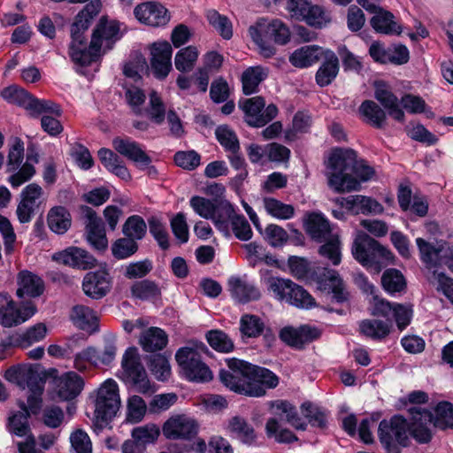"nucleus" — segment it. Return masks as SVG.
<instances>
[{
	"mask_svg": "<svg viewBox=\"0 0 453 453\" xmlns=\"http://www.w3.org/2000/svg\"><path fill=\"white\" fill-rule=\"evenodd\" d=\"M5 379L16 384L20 388H27L30 395L27 397V405L19 402L21 411L12 413L7 420V431L15 436L24 437L27 440L34 436L28 424V418L35 414L41 408L42 393L48 373L45 370H5Z\"/></svg>",
	"mask_w": 453,
	"mask_h": 453,
	"instance_id": "f257e3e1",
	"label": "nucleus"
},
{
	"mask_svg": "<svg viewBox=\"0 0 453 453\" xmlns=\"http://www.w3.org/2000/svg\"><path fill=\"white\" fill-rule=\"evenodd\" d=\"M219 378L230 390L253 397L263 396L279 384L271 370H221Z\"/></svg>",
	"mask_w": 453,
	"mask_h": 453,
	"instance_id": "f03ea898",
	"label": "nucleus"
},
{
	"mask_svg": "<svg viewBox=\"0 0 453 453\" xmlns=\"http://www.w3.org/2000/svg\"><path fill=\"white\" fill-rule=\"evenodd\" d=\"M119 38V23L114 20L108 21L102 19L93 31L89 45L88 46L84 36L82 42L77 43L74 48H73V44H70L69 55L75 64L87 66L100 56L104 41L106 43L105 47L111 49L112 43Z\"/></svg>",
	"mask_w": 453,
	"mask_h": 453,
	"instance_id": "7ed1b4c3",
	"label": "nucleus"
},
{
	"mask_svg": "<svg viewBox=\"0 0 453 453\" xmlns=\"http://www.w3.org/2000/svg\"><path fill=\"white\" fill-rule=\"evenodd\" d=\"M357 153L351 149H335L328 158V185L336 193H345L360 188V182L345 172L351 168Z\"/></svg>",
	"mask_w": 453,
	"mask_h": 453,
	"instance_id": "20e7f679",
	"label": "nucleus"
},
{
	"mask_svg": "<svg viewBox=\"0 0 453 453\" xmlns=\"http://www.w3.org/2000/svg\"><path fill=\"white\" fill-rule=\"evenodd\" d=\"M418 408L410 410L411 425L402 416L395 415L390 419H383L378 427V436L387 453H400V447L407 446L410 435L413 436V414Z\"/></svg>",
	"mask_w": 453,
	"mask_h": 453,
	"instance_id": "39448f33",
	"label": "nucleus"
},
{
	"mask_svg": "<svg viewBox=\"0 0 453 453\" xmlns=\"http://www.w3.org/2000/svg\"><path fill=\"white\" fill-rule=\"evenodd\" d=\"M249 34L252 41L259 49V53L266 58H272L276 53V49L270 41L280 45L288 43L290 40L288 27L280 19L257 21L254 26L250 27Z\"/></svg>",
	"mask_w": 453,
	"mask_h": 453,
	"instance_id": "423d86ee",
	"label": "nucleus"
},
{
	"mask_svg": "<svg viewBox=\"0 0 453 453\" xmlns=\"http://www.w3.org/2000/svg\"><path fill=\"white\" fill-rule=\"evenodd\" d=\"M441 429L453 428V404L441 402L434 409V415L421 411L419 408L413 414V437L419 442H427L431 439L430 426Z\"/></svg>",
	"mask_w": 453,
	"mask_h": 453,
	"instance_id": "0eeeda50",
	"label": "nucleus"
},
{
	"mask_svg": "<svg viewBox=\"0 0 453 453\" xmlns=\"http://www.w3.org/2000/svg\"><path fill=\"white\" fill-rule=\"evenodd\" d=\"M351 252L355 259L363 266L372 269L377 273L391 258V252L388 249L361 231L354 239Z\"/></svg>",
	"mask_w": 453,
	"mask_h": 453,
	"instance_id": "6e6552de",
	"label": "nucleus"
},
{
	"mask_svg": "<svg viewBox=\"0 0 453 453\" xmlns=\"http://www.w3.org/2000/svg\"><path fill=\"white\" fill-rule=\"evenodd\" d=\"M1 96L8 103L24 108L33 117H38L44 113H52L57 117L62 114L59 105L54 102L38 99L15 85L4 88L1 92Z\"/></svg>",
	"mask_w": 453,
	"mask_h": 453,
	"instance_id": "1a4fd4ad",
	"label": "nucleus"
},
{
	"mask_svg": "<svg viewBox=\"0 0 453 453\" xmlns=\"http://www.w3.org/2000/svg\"><path fill=\"white\" fill-rule=\"evenodd\" d=\"M120 406L118 385L111 379L106 380L97 389L95 400L94 422L105 426L116 415Z\"/></svg>",
	"mask_w": 453,
	"mask_h": 453,
	"instance_id": "9d476101",
	"label": "nucleus"
},
{
	"mask_svg": "<svg viewBox=\"0 0 453 453\" xmlns=\"http://www.w3.org/2000/svg\"><path fill=\"white\" fill-rule=\"evenodd\" d=\"M241 109L244 111L245 120L250 127H261L273 120L278 114L275 104L265 106L262 96H254L239 102Z\"/></svg>",
	"mask_w": 453,
	"mask_h": 453,
	"instance_id": "9b49d317",
	"label": "nucleus"
},
{
	"mask_svg": "<svg viewBox=\"0 0 453 453\" xmlns=\"http://www.w3.org/2000/svg\"><path fill=\"white\" fill-rule=\"evenodd\" d=\"M198 430L197 421L187 414L171 416L162 427L164 436L170 440H191Z\"/></svg>",
	"mask_w": 453,
	"mask_h": 453,
	"instance_id": "f8f14e48",
	"label": "nucleus"
},
{
	"mask_svg": "<svg viewBox=\"0 0 453 453\" xmlns=\"http://www.w3.org/2000/svg\"><path fill=\"white\" fill-rule=\"evenodd\" d=\"M37 311L33 301L21 302L19 305L9 299L5 305L0 307V324L4 327H12L20 325L32 318Z\"/></svg>",
	"mask_w": 453,
	"mask_h": 453,
	"instance_id": "ddd939ff",
	"label": "nucleus"
},
{
	"mask_svg": "<svg viewBox=\"0 0 453 453\" xmlns=\"http://www.w3.org/2000/svg\"><path fill=\"white\" fill-rule=\"evenodd\" d=\"M43 190L36 183L25 187L20 193V202L16 210L20 223H28L42 203Z\"/></svg>",
	"mask_w": 453,
	"mask_h": 453,
	"instance_id": "4468645a",
	"label": "nucleus"
},
{
	"mask_svg": "<svg viewBox=\"0 0 453 453\" xmlns=\"http://www.w3.org/2000/svg\"><path fill=\"white\" fill-rule=\"evenodd\" d=\"M134 14L141 23L153 27H164L171 19L168 10L162 4L154 1L138 4Z\"/></svg>",
	"mask_w": 453,
	"mask_h": 453,
	"instance_id": "2eb2a0df",
	"label": "nucleus"
},
{
	"mask_svg": "<svg viewBox=\"0 0 453 453\" xmlns=\"http://www.w3.org/2000/svg\"><path fill=\"white\" fill-rule=\"evenodd\" d=\"M320 336L321 330L310 325H303L299 327L286 326L280 333V337L285 343L297 349H303Z\"/></svg>",
	"mask_w": 453,
	"mask_h": 453,
	"instance_id": "dca6fc26",
	"label": "nucleus"
},
{
	"mask_svg": "<svg viewBox=\"0 0 453 453\" xmlns=\"http://www.w3.org/2000/svg\"><path fill=\"white\" fill-rule=\"evenodd\" d=\"M211 353L203 345L195 347H181L175 354V360L181 368H209Z\"/></svg>",
	"mask_w": 453,
	"mask_h": 453,
	"instance_id": "f3484780",
	"label": "nucleus"
},
{
	"mask_svg": "<svg viewBox=\"0 0 453 453\" xmlns=\"http://www.w3.org/2000/svg\"><path fill=\"white\" fill-rule=\"evenodd\" d=\"M287 8L294 16L301 18L310 26L321 27L327 22L323 9L319 5H312L307 0H292L288 3Z\"/></svg>",
	"mask_w": 453,
	"mask_h": 453,
	"instance_id": "a211bd4d",
	"label": "nucleus"
},
{
	"mask_svg": "<svg viewBox=\"0 0 453 453\" xmlns=\"http://www.w3.org/2000/svg\"><path fill=\"white\" fill-rule=\"evenodd\" d=\"M117 354V347L111 342L105 344L104 351H99L96 348L89 346L81 352L77 353L74 357V365L76 366L88 364L93 366L110 365L115 359Z\"/></svg>",
	"mask_w": 453,
	"mask_h": 453,
	"instance_id": "6ab92c4d",
	"label": "nucleus"
},
{
	"mask_svg": "<svg viewBox=\"0 0 453 453\" xmlns=\"http://www.w3.org/2000/svg\"><path fill=\"white\" fill-rule=\"evenodd\" d=\"M51 383L55 393L65 401L78 396L84 388L82 377L73 371L66 372L60 377H54Z\"/></svg>",
	"mask_w": 453,
	"mask_h": 453,
	"instance_id": "aec40b11",
	"label": "nucleus"
},
{
	"mask_svg": "<svg viewBox=\"0 0 453 453\" xmlns=\"http://www.w3.org/2000/svg\"><path fill=\"white\" fill-rule=\"evenodd\" d=\"M111 287V278L105 268L88 273L82 281L84 293L93 299H100L106 296Z\"/></svg>",
	"mask_w": 453,
	"mask_h": 453,
	"instance_id": "412c9836",
	"label": "nucleus"
},
{
	"mask_svg": "<svg viewBox=\"0 0 453 453\" xmlns=\"http://www.w3.org/2000/svg\"><path fill=\"white\" fill-rule=\"evenodd\" d=\"M173 49L169 42H159L152 44L150 49V66L157 79H165L172 69Z\"/></svg>",
	"mask_w": 453,
	"mask_h": 453,
	"instance_id": "4be33fe9",
	"label": "nucleus"
},
{
	"mask_svg": "<svg viewBox=\"0 0 453 453\" xmlns=\"http://www.w3.org/2000/svg\"><path fill=\"white\" fill-rule=\"evenodd\" d=\"M53 259L59 264L81 270H88L96 265V259L89 252L73 246L55 253Z\"/></svg>",
	"mask_w": 453,
	"mask_h": 453,
	"instance_id": "5701e85b",
	"label": "nucleus"
},
{
	"mask_svg": "<svg viewBox=\"0 0 453 453\" xmlns=\"http://www.w3.org/2000/svg\"><path fill=\"white\" fill-rule=\"evenodd\" d=\"M88 242L97 250H104L108 246L104 223L96 211L89 207L84 209Z\"/></svg>",
	"mask_w": 453,
	"mask_h": 453,
	"instance_id": "b1692460",
	"label": "nucleus"
},
{
	"mask_svg": "<svg viewBox=\"0 0 453 453\" xmlns=\"http://www.w3.org/2000/svg\"><path fill=\"white\" fill-rule=\"evenodd\" d=\"M114 150L138 166H148L151 158L142 149L141 145L130 138L116 137L112 141Z\"/></svg>",
	"mask_w": 453,
	"mask_h": 453,
	"instance_id": "393cba45",
	"label": "nucleus"
},
{
	"mask_svg": "<svg viewBox=\"0 0 453 453\" xmlns=\"http://www.w3.org/2000/svg\"><path fill=\"white\" fill-rule=\"evenodd\" d=\"M318 283L321 289L332 293L333 301L339 303L348 301L349 293L336 271L325 268L324 273L319 276Z\"/></svg>",
	"mask_w": 453,
	"mask_h": 453,
	"instance_id": "a878e982",
	"label": "nucleus"
},
{
	"mask_svg": "<svg viewBox=\"0 0 453 453\" xmlns=\"http://www.w3.org/2000/svg\"><path fill=\"white\" fill-rule=\"evenodd\" d=\"M231 296L239 303H246L261 297L259 289L245 277L233 276L227 281Z\"/></svg>",
	"mask_w": 453,
	"mask_h": 453,
	"instance_id": "bb28decb",
	"label": "nucleus"
},
{
	"mask_svg": "<svg viewBox=\"0 0 453 453\" xmlns=\"http://www.w3.org/2000/svg\"><path fill=\"white\" fill-rule=\"evenodd\" d=\"M17 296L23 297H38L44 292L45 286L42 279L29 271H21L17 276Z\"/></svg>",
	"mask_w": 453,
	"mask_h": 453,
	"instance_id": "cd10ccee",
	"label": "nucleus"
},
{
	"mask_svg": "<svg viewBox=\"0 0 453 453\" xmlns=\"http://www.w3.org/2000/svg\"><path fill=\"white\" fill-rule=\"evenodd\" d=\"M97 4L90 3L87 4L84 9L78 13L75 21L71 27V43L73 48L77 43H81L84 39V33L88 30L90 20L94 16L98 13Z\"/></svg>",
	"mask_w": 453,
	"mask_h": 453,
	"instance_id": "c85d7f7f",
	"label": "nucleus"
},
{
	"mask_svg": "<svg viewBox=\"0 0 453 453\" xmlns=\"http://www.w3.org/2000/svg\"><path fill=\"white\" fill-rule=\"evenodd\" d=\"M374 96L388 111L389 116L400 122L404 120V112L399 105L398 98L384 82L375 83Z\"/></svg>",
	"mask_w": 453,
	"mask_h": 453,
	"instance_id": "c756f323",
	"label": "nucleus"
},
{
	"mask_svg": "<svg viewBox=\"0 0 453 453\" xmlns=\"http://www.w3.org/2000/svg\"><path fill=\"white\" fill-rule=\"evenodd\" d=\"M47 327L43 323H37L23 333H16L9 337V344L22 349L28 348L45 338Z\"/></svg>",
	"mask_w": 453,
	"mask_h": 453,
	"instance_id": "7c9ffc66",
	"label": "nucleus"
},
{
	"mask_svg": "<svg viewBox=\"0 0 453 453\" xmlns=\"http://www.w3.org/2000/svg\"><path fill=\"white\" fill-rule=\"evenodd\" d=\"M138 342L144 351L155 352L166 347L168 335L163 329L151 326L141 334Z\"/></svg>",
	"mask_w": 453,
	"mask_h": 453,
	"instance_id": "2f4dec72",
	"label": "nucleus"
},
{
	"mask_svg": "<svg viewBox=\"0 0 453 453\" xmlns=\"http://www.w3.org/2000/svg\"><path fill=\"white\" fill-rule=\"evenodd\" d=\"M324 60L316 73V81L320 87L329 85L337 76L339 72V59L331 50H326Z\"/></svg>",
	"mask_w": 453,
	"mask_h": 453,
	"instance_id": "473e14b6",
	"label": "nucleus"
},
{
	"mask_svg": "<svg viewBox=\"0 0 453 453\" xmlns=\"http://www.w3.org/2000/svg\"><path fill=\"white\" fill-rule=\"evenodd\" d=\"M226 429L228 434L240 440L242 443L252 445L256 441V434L253 426L240 416L231 418Z\"/></svg>",
	"mask_w": 453,
	"mask_h": 453,
	"instance_id": "72a5a7b5",
	"label": "nucleus"
},
{
	"mask_svg": "<svg viewBox=\"0 0 453 453\" xmlns=\"http://www.w3.org/2000/svg\"><path fill=\"white\" fill-rule=\"evenodd\" d=\"M307 234L317 242H323L332 236L328 220L321 213H311L305 222Z\"/></svg>",
	"mask_w": 453,
	"mask_h": 453,
	"instance_id": "f704fd0d",
	"label": "nucleus"
},
{
	"mask_svg": "<svg viewBox=\"0 0 453 453\" xmlns=\"http://www.w3.org/2000/svg\"><path fill=\"white\" fill-rule=\"evenodd\" d=\"M325 51L316 45H307L296 50L289 57L295 67L305 68L318 62Z\"/></svg>",
	"mask_w": 453,
	"mask_h": 453,
	"instance_id": "c9c22d12",
	"label": "nucleus"
},
{
	"mask_svg": "<svg viewBox=\"0 0 453 453\" xmlns=\"http://www.w3.org/2000/svg\"><path fill=\"white\" fill-rule=\"evenodd\" d=\"M71 320L80 329L94 333L97 330V316L89 307L75 305L70 314Z\"/></svg>",
	"mask_w": 453,
	"mask_h": 453,
	"instance_id": "e433bc0d",
	"label": "nucleus"
},
{
	"mask_svg": "<svg viewBox=\"0 0 453 453\" xmlns=\"http://www.w3.org/2000/svg\"><path fill=\"white\" fill-rule=\"evenodd\" d=\"M395 16L388 11L380 9L378 12L371 19L372 27L378 33L385 35H400L401 26L395 20Z\"/></svg>",
	"mask_w": 453,
	"mask_h": 453,
	"instance_id": "4c0bfd02",
	"label": "nucleus"
},
{
	"mask_svg": "<svg viewBox=\"0 0 453 453\" xmlns=\"http://www.w3.org/2000/svg\"><path fill=\"white\" fill-rule=\"evenodd\" d=\"M118 376L137 392L147 393L152 389L145 370H120Z\"/></svg>",
	"mask_w": 453,
	"mask_h": 453,
	"instance_id": "58836bf2",
	"label": "nucleus"
},
{
	"mask_svg": "<svg viewBox=\"0 0 453 453\" xmlns=\"http://www.w3.org/2000/svg\"><path fill=\"white\" fill-rule=\"evenodd\" d=\"M267 71L260 65L247 68L242 74V92L251 95L258 91L259 84L267 77Z\"/></svg>",
	"mask_w": 453,
	"mask_h": 453,
	"instance_id": "ea45409f",
	"label": "nucleus"
},
{
	"mask_svg": "<svg viewBox=\"0 0 453 453\" xmlns=\"http://www.w3.org/2000/svg\"><path fill=\"white\" fill-rule=\"evenodd\" d=\"M47 222L51 231L58 234H63L70 228L72 219L66 208L56 206L50 210Z\"/></svg>",
	"mask_w": 453,
	"mask_h": 453,
	"instance_id": "a19ab883",
	"label": "nucleus"
},
{
	"mask_svg": "<svg viewBox=\"0 0 453 453\" xmlns=\"http://www.w3.org/2000/svg\"><path fill=\"white\" fill-rule=\"evenodd\" d=\"M133 297L142 301H155L161 297V289L153 280H142L135 281L130 287Z\"/></svg>",
	"mask_w": 453,
	"mask_h": 453,
	"instance_id": "79ce46f5",
	"label": "nucleus"
},
{
	"mask_svg": "<svg viewBox=\"0 0 453 453\" xmlns=\"http://www.w3.org/2000/svg\"><path fill=\"white\" fill-rule=\"evenodd\" d=\"M361 333L373 340H383L391 333L392 325L380 319H365L361 321Z\"/></svg>",
	"mask_w": 453,
	"mask_h": 453,
	"instance_id": "37998d69",
	"label": "nucleus"
},
{
	"mask_svg": "<svg viewBox=\"0 0 453 453\" xmlns=\"http://www.w3.org/2000/svg\"><path fill=\"white\" fill-rule=\"evenodd\" d=\"M273 412L276 415H285L286 420L295 428L304 430L306 425L298 416L296 409L289 402L277 400L270 403Z\"/></svg>",
	"mask_w": 453,
	"mask_h": 453,
	"instance_id": "c03bdc74",
	"label": "nucleus"
},
{
	"mask_svg": "<svg viewBox=\"0 0 453 453\" xmlns=\"http://www.w3.org/2000/svg\"><path fill=\"white\" fill-rule=\"evenodd\" d=\"M383 289L390 295L403 293L406 289V280L397 269H387L381 276Z\"/></svg>",
	"mask_w": 453,
	"mask_h": 453,
	"instance_id": "a18cd8bd",
	"label": "nucleus"
},
{
	"mask_svg": "<svg viewBox=\"0 0 453 453\" xmlns=\"http://www.w3.org/2000/svg\"><path fill=\"white\" fill-rule=\"evenodd\" d=\"M359 112L372 126L381 128L387 119L385 111L374 101L365 100L359 107Z\"/></svg>",
	"mask_w": 453,
	"mask_h": 453,
	"instance_id": "49530a36",
	"label": "nucleus"
},
{
	"mask_svg": "<svg viewBox=\"0 0 453 453\" xmlns=\"http://www.w3.org/2000/svg\"><path fill=\"white\" fill-rule=\"evenodd\" d=\"M236 213L229 203H221L218 208L215 206V214L211 219L213 220L216 227L226 236L230 235L229 224Z\"/></svg>",
	"mask_w": 453,
	"mask_h": 453,
	"instance_id": "de8ad7c7",
	"label": "nucleus"
},
{
	"mask_svg": "<svg viewBox=\"0 0 453 453\" xmlns=\"http://www.w3.org/2000/svg\"><path fill=\"white\" fill-rule=\"evenodd\" d=\"M263 205L265 211L279 219H289L295 214V208L273 197H264Z\"/></svg>",
	"mask_w": 453,
	"mask_h": 453,
	"instance_id": "09e8293b",
	"label": "nucleus"
},
{
	"mask_svg": "<svg viewBox=\"0 0 453 453\" xmlns=\"http://www.w3.org/2000/svg\"><path fill=\"white\" fill-rule=\"evenodd\" d=\"M416 244L420 254V259L426 268L432 269L440 265L439 244L434 246L420 237L416 239Z\"/></svg>",
	"mask_w": 453,
	"mask_h": 453,
	"instance_id": "8fccbe9b",
	"label": "nucleus"
},
{
	"mask_svg": "<svg viewBox=\"0 0 453 453\" xmlns=\"http://www.w3.org/2000/svg\"><path fill=\"white\" fill-rule=\"evenodd\" d=\"M199 52L195 46H188L180 50L174 58V65L178 71L188 73L193 70Z\"/></svg>",
	"mask_w": 453,
	"mask_h": 453,
	"instance_id": "3c124183",
	"label": "nucleus"
},
{
	"mask_svg": "<svg viewBox=\"0 0 453 453\" xmlns=\"http://www.w3.org/2000/svg\"><path fill=\"white\" fill-rule=\"evenodd\" d=\"M265 433L269 438L280 443H289L297 440L291 431L282 428L275 418H271L266 421Z\"/></svg>",
	"mask_w": 453,
	"mask_h": 453,
	"instance_id": "603ef678",
	"label": "nucleus"
},
{
	"mask_svg": "<svg viewBox=\"0 0 453 453\" xmlns=\"http://www.w3.org/2000/svg\"><path fill=\"white\" fill-rule=\"evenodd\" d=\"M288 303L301 309H311L317 305L315 299L302 286L294 282Z\"/></svg>",
	"mask_w": 453,
	"mask_h": 453,
	"instance_id": "864d4df0",
	"label": "nucleus"
},
{
	"mask_svg": "<svg viewBox=\"0 0 453 453\" xmlns=\"http://www.w3.org/2000/svg\"><path fill=\"white\" fill-rule=\"evenodd\" d=\"M207 19L211 26L226 40L233 36L232 22L226 16L219 14L215 10L207 12Z\"/></svg>",
	"mask_w": 453,
	"mask_h": 453,
	"instance_id": "5fc2aeb1",
	"label": "nucleus"
},
{
	"mask_svg": "<svg viewBox=\"0 0 453 453\" xmlns=\"http://www.w3.org/2000/svg\"><path fill=\"white\" fill-rule=\"evenodd\" d=\"M325 242L319 249V255L330 261L334 265H338L342 260L339 237L332 235Z\"/></svg>",
	"mask_w": 453,
	"mask_h": 453,
	"instance_id": "6e6d98bb",
	"label": "nucleus"
},
{
	"mask_svg": "<svg viewBox=\"0 0 453 453\" xmlns=\"http://www.w3.org/2000/svg\"><path fill=\"white\" fill-rule=\"evenodd\" d=\"M147 226L144 219L138 216H130L123 225V234L133 240H141L144 237Z\"/></svg>",
	"mask_w": 453,
	"mask_h": 453,
	"instance_id": "4d7b16f0",
	"label": "nucleus"
},
{
	"mask_svg": "<svg viewBox=\"0 0 453 453\" xmlns=\"http://www.w3.org/2000/svg\"><path fill=\"white\" fill-rule=\"evenodd\" d=\"M149 119L157 125H161L165 119V106L156 91L150 94L149 106L146 109Z\"/></svg>",
	"mask_w": 453,
	"mask_h": 453,
	"instance_id": "13d9d810",
	"label": "nucleus"
},
{
	"mask_svg": "<svg viewBox=\"0 0 453 453\" xmlns=\"http://www.w3.org/2000/svg\"><path fill=\"white\" fill-rule=\"evenodd\" d=\"M294 282L290 280H285L276 277H271L267 280V288L270 292L280 301L288 303L292 286Z\"/></svg>",
	"mask_w": 453,
	"mask_h": 453,
	"instance_id": "bf43d9fd",
	"label": "nucleus"
},
{
	"mask_svg": "<svg viewBox=\"0 0 453 453\" xmlns=\"http://www.w3.org/2000/svg\"><path fill=\"white\" fill-rule=\"evenodd\" d=\"M160 429L155 424H147L137 426L132 430V438L142 443L144 447L149 443H153L159 436Z\"/></svg>",
	"mask_w": 453,
	"mask_h": 453,
	"instance_id": "052dcab7",
	"label": "nucleus"
},
{
	"mask_svg": "<svg viewBox=\"0 0 453 453\" xmlns=\"http://www.w3.org/2000/svg\"><path fill=\"white\" fill-rule=\"evenodd\" d=\"M69 439L73 453H92V441L84 430L75 429Z\"/></svg>",
	"mask_w": 453,
	"mask_h": 453,
	"instance_id": "680f3d73",
	"label": "nucleus"
},
{
	"mask_svg": "<svg viewBox=\"0 0 453 453\" xmlns=\"http://www.w3.org/2000/svg\"><path fill=\"white\" fill-rule=\"evenodd\" d=\"M206 339L210 346L215 350L229 352L234 349L233 341L222 331L211 330L207 333Z\"/></svg>",
	"mask_w": 453,
	"mask_h": 453,
	"instance_id": "e2e57ef3",
	"label": "nucleus"
},
{
	"mask_svg": "<svg viewBox=\"0 0 453 453\" xmlns=\"http://www.w3.org/2000/svg\"><path fill=\"white\" fill-rule=\"evenodd\" d=\"M24 158V142L19 139L16 138L9 149L6 172L12 173L17 171Z\"/></svg>",
	"mask_w": 453,
	"mask_h": 453,
	"instance_id": "0e129e2a",
	"label": "nucleus"
},
{
	"mask_svg": "<svg viewBox=\"0 0 453 453\" xmlns=\"http://www.w3.org/2000/svg\"><path fill=\"white\" fill-rule=\"evenodd\" d=\"M138 250V244L131 238L118 239L111 246V252L115 258L125 259Z\"/></svg>",
	"mask_w": 453,
	"mask_h": 453,
	"instance_id": "69168bd1",
	"label": "nucleus"
},
{
	"mask_svg": "<svg viewBox=\"0 0 453 453\" xmlns=\"http://www.w3.org/2000/svg\"><path fill=\"white\" fill-rule=\"evenodd\" d=\"M219 142L229 152H239L240 145L234 132L226 126H219L216 129Z\"/></svg>",
	"mask_w": 453,
	"mask_h": 453,
	"instance_id": "338daca9",
	"label": "nucleus"
},
{
	"mask_svg": "<svg viewBox=\"0 0 453 453\" xmlns=\"http://www.w3.org/2000/svg\"><path fill=\"white\" fill-rule=\"evenodd\" d=\"M240 330L248 337H257L263 333L264 323L255 315H243L240 321Z\"/></svg>",
	"mask_w": 453,
	"mask_h": 453,
	"instance_id": "774afa93",
	"label": "nucleus"
}]
</instances>
